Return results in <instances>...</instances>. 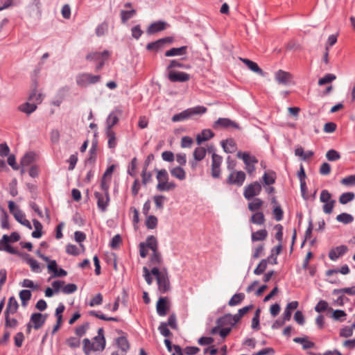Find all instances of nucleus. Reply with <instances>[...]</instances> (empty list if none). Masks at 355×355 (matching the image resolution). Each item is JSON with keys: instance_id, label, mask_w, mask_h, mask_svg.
<instances>
[{"instance_id": "nucleus-52", "label": "nucleus", "mask_w": 355, "mask_h": 355, "mask_svg": "<svg viewBox=\"0 0 355 355\" xmlns=\"http://www.w3.org/2000/svg\"><path fill=\"white\" fill-rule=\"evenodd\" d=\"M336 76L333 73H327L318 80L319 85H324L336 80Z\"/></svg>"}, {"instance_id": "nucleus-2", "label": "nucleus", "mask_w": 355, "mask_h": 355, "mask_svg": "<svg viewBox=\"0 0 355 355\" xmlns=\"http://www.w3.org/2000/svg\"><path fill=\"white\" fill-rule=\"evenodd\" d=\"M83 343V349L86 355H89L91 352H101L105 347V339L102 337H94L92 342L89 338H85Z\"/></svg>"}, {"instance_id": "nucleus-63", "label": "nucleus", "mask_w": 355, "mask_h": 355, "mask_svg": "<svg viewBox=\"0 0 355 355\" xmlns=\"http://www.w3.org/2000/svg\"><path fill=\"white\" fill-rule=\"evenodd\" d=\"M28 100L32 101V103L37 104H40L42 101V94H37L36 90L35 89L29 96Z\"/></svg>"}, {"instance_id": "nucleus-62", "label": "nucleus", "mask_w": 355, "mask_h": 355, "mask_svg": "<svg viewBox=\"0 0 355 355\" xmlns=\"http://www.w3.org/2000/svg\"><path fill=\"white\" fill-rule=\"evenodd\" d=\"M67 345L71 348H78L80 345V339L75 337H70L66 341Z\"/></svg>"}, {"instance_id": "nucleus-22", "label": "nucleus", "mask_w": 355, "mask_h": 355, "mask_svg": "<svg viewBox=\"0 0 355 355\" xmlns=\"http://www.w3.org/2000/svg\"><path fill=\"white\" fill-rule=\"evenodd\" d=\"M214 136V132L209 129L203 130L200 134L196 136V142L198 145L201 144L203 141H207Z\"/></svg>"}, {"instance_id": "nucleus-33", "label": "nucleus", "mask_w": 355, "mask_h": 355, "mask_svg": "<svg viewBox=\"0 0 355 355\" xmlns=\"http://www.w3.org/2000/svg\"><path fill=\"white\" fill-rule=\"evenodd\" d=\"M250 221L253 224L259 225H263L266 221L263 213L262 211L255 212L252 215Z\"/></svg>"}, {"instance_id": "nucleus-39", "label": "nucleus", "mask_w": 355, "mask_h": 355, "mask_svg": "<svg viewBox=\"0 0 355 355\" xmlns=\"http://www.w3.org/2000/svg\"><path fill=\"white\" fill-rule=\"evenodd\" d=\"M33 223L35 227V230L32 232V236L33 238L39 239L42 235V223L37 220V219L33 220Z\"/></svg>"}, {"instance_id": "nucleus-23", "label": "nucleus", "mask_w": 355, "mask_h": 355, "mask_svg": "<svg viewBox=\"0 0 355 355\" xmlns=\"http://www.w3.org/2000/svg\"><path fill=\"white\" fill-rule=\"evenodd\" d=\"M221 146L224 151L227 153H233L236 150V142L232 139L223 140L221 141Z\"/></svg>"}, {"instance_id": "nucleus-30", "label": "nucleus", "mask_w": 355, "mask_h": 355, "mask_svg": "<svg viewBox=\"0 0 355 355\" xmlns=\"http://www.w3.org/2000/svg\"><path fill=\"white\" fill-rule=\"evenodd\" d=\"M143 243L147 248L151 250L152 252L158 250V242L155 236H148L146 238V241Z\"/></svg>"}, {"instance_id": "nucleus-56", "label": "nucleus", "mask_w": 355, "mask_h": 355, "mask_svg": "<svg viewBox=\"0 0 355 355\" xmlns=\"http://www.w3.org/2000/svg\"><path fill=\"white\" fill-rule=\"evenodd\" d=\"M260 313H261V311L259 309H257L254 314V316L252 319V328L253 329H259L260 328V325H259V318H260Z\"/></svg>"}, {"instance_id": "nucleus-42", "label": "nucleus", "mask_w": 355, "mask_h": 355, "mask_svg": "<svg viewBox=\"0 0 355 355\" xmlns=\"http://www.w3.org/2000/svg\"><path fill=\"white\" fill-rule=\"evenodd\" d=\"M337 221L343 224H349L354 220V217L347 213H342L336 216Z\"/></svg>"}, {"instance_id": "nucleus-9", "label": "nucleus", "mask_w": 355, "mask_h": 355, "mask_svg": "<svg viewBox=\"0 0 355 355\" xmlns=\"http://www.w3.org/2000/svg\"><path fill=\"white\" fill-rule=\"evenodd\" d=\"M275 80L279 84L283 85H289L293 78V75L288 72L282 69L277 70L274 75Z\"/></svg>"}, {"instance_id": "nucleus-17", "label": "nucleus", "mask_w": 355, "mask_h": 355, "mask_svg": "<svg viewBox=\"0 0 355 355\" xmlns=\"http://www.w3.org/2000/svg\"><path fill=\"white\" fill-rule=\"evenodd\" d=\"M168 26V24L164 21H157L152 23L147 29L149 35L155 34L157 32L165 30Z\"/></svg>"}, {"instance_id": "nucleus-64", "label": "nucleus", "mask_w": 355, "mask_h": 355, "mask_svg": "<svg viewBox=\"0 0 355 355\" xmlns=\"http://www.w3.org/2000/svg\"><path fill=\"white\" fill-rule=\"evenodd\" d=\"M341 183L345 186L355 185V175H351L343 178Z\"/></svg>"}, {"instance_id": "nucleus-13", "label": "nucleus", "mask_w": 355, "mask_h": 355, "mask_svg": "<svg viewBox=\"0 0 355 355\" xmlns=\"http://www.w3.org/2000/svg\"><path fill=\"white\" fill-rule=\"evenodd\" d=\"M121 114L120 110H115L112 111L106 119V128L105 130H113L112 128L119 122V116Z\"/></svg>"}, {"instance_id": "nucleus-27", "label": "nucleus", "mask_w": 355, "mask_h": 355, "mask_svg": "<svg viewBox=\"0 0 355 355\" xmlns=\"http://www.w3.org/2000/svg\"><path fill=\"white\" fill-rule=\"evenodd\" d=\"M187 46H182L179 48H172L166 51L164 53L166 57H172L177 55H184L187 53Z\"/></svg>"}, {"instance_id": "nucleus-58", "label": "nucleus", "mask_w": 355, "mask_h": 355, "mask_svg": "<svg viewBox=\"0 0 355 355\" xmlns=\"http://www.w3.org/2000/svg\"><path fill=\"white\" fill-rule=\"evenodd\" d=\"M267 260L266 259H262L260 263L258 264L257 268L254 270V273L257 275H259L262 274L267 268Z\"/></svg>"}, {"instance_id": "nucleus-8", "label": "nucleus", "mask_w": 355, "mask_h": 355, "mask_svg": "<svg viewBox=\"0 0 355 355\" xmlns=\"http://www.w3.org/2000/svg\"><path fill=\"white\" fill-rule=\"evenodd\" d=\"M223 162V157L216 153L212 155L211 160V176L214 178H219L220 177V166Z\"/></svg>"}, {"instance_id": "nucleus-1", "label": "nucleus", "mask_w": 355, "mask_h": 355, "mask_svg": "<svg viewBox=\"0 0 355 355\" xmlns=\"http://www.w3.org/2000/svg\"><path fill=\"white\" fill-rule=\"evenodd\" d=\"M151 273L155 276L158 289L162 293H165L171 289L168 274L166 268L160 271L157 266H155L152 268Z\"/></svg>"}, {"instance_id": "nucleus-24", "label": "nucleus", "mask_w": 355, "mask_h": 355, "mask_svg": "<svg viewBox=\"0 0 355 355\" xmlns=\"http://www.w3.org/2000/svg\"><path fill=\"white\" fill-rule=\"evenodd\" d=\"M19 307L18 302L15 297H10L8 300V305L5 311V315L14 314L17 312Z\"/></svg>"}, {"instance_id": "nucleus-14", "label": "nucleus", "mask_w": 355, "mask_h": 355, "mask_svg": "<svg viewBox=\"0 0 355 355\" xmlns=\"http://www.w3.org/2000/svg\"><path fill=\"white\" fill-rule=\"evenodd\" d=\"M172 42V37H167L162 38L155 42L148 43L146 46V49L149 51H158L161 49L166 43H171Z\"/></svg>"}, {"instance_id": "nucleus-40", "label": "nucleus", "mask_w": 355, "mask_h": 355, "mask_svg": "<svg viewBox=\"0 0 355 355\" xmlns=\"http://www.w3.org/2000/svg\"><path fill=\"white\" fill-rule=\"evenodd\" d=\"M1 211V226L3 229H9L10 225L8 222V214L6 211L0 206Z\"/></svg>"}, {"instance_id": "nucleus-35", "label": "nucleus", "mask_w": 355, "mask_h": 355, "mask_svg": "<svg viewBox=\"0 0 355 355\" xmlns=\"http://www.w3.org/2000/svg\"><path fill=\"white\" fill-rule=\"evenodd\" d=\"M293 341L296 343L302 344L304 349H311L315 347V343L311 340H309L306 337H296L293 339Z\"/></svg>"}, {"instance_id": "nucleus-43", "label": "nucleus", "mask_w": 355, "mask_h": 355, "mask_svg": "<svg viewBox=\"0 0 355 355\" xmlns=\"http://www.w3.org/2000/svg\"><path fill=\"white\" fill-rule=\"evenodd\" d=\"M333 311L332 308L329 307V304L325 300H320L315 306V311L318 313H322L325 311Z\"/></svg>"}, {"instance_id": "nucleus-36", "label": "nucleus", "mask_w": 355, "mask_h": 355, "mask_svg": "<svg viewBox=\"0 0 355 355\" xmlns=\"http://www.w3.org/2000/svg\"><path fill=\"white\" fill-rule=\"evenodd\" d=\"M116 343L121 352L124 353H126L130 348L129 343L127 338L124 336H121L116 338Z\"/></svg>"}, {"instance_id": "nucleus-37", "label": "nucleus", "mask_w": 355, "mask_h": 355, "mask_svg": "<svg viewBox=\"0 0 355 355\" xmlns=\"http://www.w3.org/2000/svg\"><path fill=\"white\" fill-rule=\"evenodd\" d=\"M245 299V294L243 293H239L234 294L228 302V305L230 306H234L240 304Z\"/></svg>"}, {"instance_id": "nucleus-44", "label": "nucleus", "mask_w": 355, "mask_h": 355, "mask_svg": "<svg viewBox=\"0 0 355 355\" xmlns=\"http://www.w3.org/2000/svg\"><path fill=\"white\" fill-rule=\"evenodd\" d=\"M206 155V149L204 147H197L193 151V157L196 161L202 160Z\"/></svg>"}, {"instance_id": "nucleus-61", "label": "nucleus", "mask_w": 355, "mask_h": 355, "mask_svg": "<svg viewBox=\"0 0 355 355\" xmlns=\"http://www.w3.org/2000/svg\"><path fill=\"white\" fill-rule=\"evenodd\" d=\"M157 179L158 181V183H160L162 182H166V180H168V174L166 169H161L157 171Z\"/></svg>"}, {"instance_id": "nucleus-3", "label": "nucleus", "mask_w": 355, "mask_h": 355, "mask_svg": "<svg viewBox=\"0 0 355 355\" xmlns=\"http://www.w3.org/2000/svg\"><path fill=\"white\" fill-rule=\"evenodd\" d=\"M207 111V109L204 106H196L194 107L187 109L178 114H174L172 116L173 122H178L188 119L191 116L196 114H202Z\"/></svg>"}, {"instance_id": "nucleus-16", "label": "nucleus", "mask_w": 355, "mask_h": 355, "mask_svg": "<svg viewBox=\"0 0 355 355\" xmlns=\"http://www.w3.org/2000/svg\"><path fill=\"white\" fill-rule=\"evenodd\" d=\"M157 313L159 316H165L169 309L168 299L166 297H159L156 305Z\"/></svg>"}, {"instance_id": "nucleus-26", "label": "nucleus", "mask_w": 355, "mask_h": 355, "mask_svg": "<svg viewBox=\"0 0 355 355\" xmlns=\"http://www.w3.org/2000/svg\"><path fill=\"white\" fill-rule=\"evenodd\" d=\"M240 60L253 72L262 76L263 74V70L258 66V64L247 58H240Z\"/></svg>"}, {"instance_id": "nucleus-47", "label": "nucleus", "mask_w": 355, "mask_h": 355, "mask_svg": "<svg viewBox=\"0 0 355 355\" xmlns=\"http://www.w3.org/2000/svg\"><path fill=\"white\" fill-rule=\"evenodd\" d=\"M355 195L352 192H347L342 193L339 197V202L345 205L354 200Z\"/></svg>"}, {"instance_id": "nucleus-34", "label": "nucleus", "mask_w": 355, "mask_h": 355, "mask_svg": "<svg viewBox=\"0 0 355 355\" xmlns=\"http://www.w3.org/2000/svg\"><path fill=\"white\" fill-rule=\"evenodd\" d=\"M171 175L178 179L179 180H184L186 178V172L180 166H176L170 170Z\"/></svg>"}, {"instance_id": "nucleus-6", "label": "nucleus", "mask_w": 355, "mask_h": 355, "mask_svg": "<svg viewBox=\"0 0 355 355\" xmlns=\"http://www.w3.org/2000/svg\"><path fill=\"white\" fill-rule=\"evenodd\" d=\"M261 191V185L257 181H255L244 188L243 196L247 200H251L255 196L260 194Z\"/></svg>"}, {"instance_id": "nucleus-38", "label": "nucleus", "mask_w": 355, "mask_h": 355, "mask_svg": "<svg viewBox=\"0 0 355 355\" xmlns=\"http://www.w3.org/2000/svg\"><path fill=\"white\" fill-rule=\"evenodd\" d=\"M264 184L266 185H271L275 182L276 175L275 173L273 171H268L264 173L262 177Z\"/></svg>"}, {"instance_id": "nucleus-21", "label": "nucleus", "mask_w": 355, "mask_h": 355, "mask_svg": "<svg viewBox=\"0 0 355 355\" xmlns=\"http://www.w3.org/2000/svg\"><path fill=\"white\" fill-rule=\"evenodd\" d=\"M299 303L297 301H293L289 302L284 310L283 313V318L284 321H289L291 318L292 311L296 309L298 307Z\"/></svg>"}, {"instance_id": "nucleus-7", "label": "nucleus", "mask_w": 355, "mask_h": 355, "mask_svg": "<svg viewBox=\"0 0 355 355\" xmlns=\"http://www.w3.org/2000/svg\"><path fill=\"white\" fill-rule=\"evenodd\" d=\"M246 175L242 171H232L228 175L226 182L228 184L241 187L245 182Z\"/></svg>"}, {"instance_id": "nucleus-53", "label": "nucleus", "mask_w": 355, "mask_h": 355, "mask_svg": "<svg viewBox=\"0 0 355 355\" xmlns=\"http://www.w3.org/2000/svg\"><path fill=\"white\" fill-rule=\"evenodd\" d=\"M333 294H348L349 295H355V286L334 289L333 291Z\"/></svg>"}, {"instance_id": "nucleus-28", "label": "nucleus", "mask_w": 355, "mask_h": 355, "mask_svg": "<svg viewBox=\"0 0 355 355\" xmlns=\"http://www.w3.org/2000/svg\"><path fill=\"white\" fill-rule=\"evenodd\" d=\"M105 135L107 138V146L110 149H114L117 146L116 133L114 130H105Z\"/></svg>"}, {"instance_id": "nucleus-45", "label": "nucleus", "mask_w": 355, "mask_h": 355, "mask_svg": "<svg viewBox=\"0 0 355 355\" xmlns=\"http://www.w3.org/2000/svg\"><path fill=\"white\" fill-rule=\"evenodd\" d=\"M31 297V292L29 290H22L19 293V298L21 301V305L26 306L28 302Z\"/></svg>"}, {"instance_id": "nucleus-55", "label": "nucleus", "mask_w": 355, "mask_h": 355, "mask_svg": "<svg viewBox=\"0 0 355 355\" xmlns=\"http://www.w3.org/2000/svg\"><path fill=\"white\" fill-rule=\"evenodd\" d=\"M34 160V154L33 153H28L24 155L21 159V164L22 166H29Z\"/></svg>"}, {"instance_id": "nucleus-59", "label": "nucleus", "mask_w": 355, "mask_h": 355, "mask_svg": "<svg viewBox=\"0 0 355 355\" xmlns=\"http://www.w3.org/2000/svg\"><path fill=\"white\" fill-rule=\"evenodd\" d=\"M274 218L277 221H280L283 218L284 212L279 205L274 207L272 210Z\"/></svg>"}, {"instance_id": "nucleus-11", "label": "nucleus", "mask_w": 355, "mask_h": 355, "mask_svg": "<svg viewBox=\"0 0 355 355\" xmlns=\"http://www.w3.org/2000/svg\"><path fill=\"white\" fill-rule=\"evenodd\" d=\"M94 196L97 199L98 208L101 211H105L110 202L109 193H101L96 191Z\"/></svg>"}, {"instance_id": "nucleus-54", "label": "nucleus", "mask_w": 355, "mask_h": 355, "mask_svg": "<svg viewBox=\"0 0 355 355\" xmlns=\"http://www.w3.org/2000/svg\"><path fill=\"white\" fill-rule=\"evenodd\" d=\"M89 328V323L87 322H85L75 329V333L78 336L82 337L86 334Z\"/></svg>"}, {"instance_id": "nucleus-57", "label": "nucleus", "mask_w": 355, "mask_h": 355, "mask_svg": "<svg viewBox=\"0 0 355 355\" xmlns=\"http://www.w3.org/2000/svg\"><path fill=\"white\" fill-rule=\"evenodd\" d=\"M327 159L330 162L338 160L340 158V153L336 150L331 149L326 153Z\"/></svg>"}, {"instance_id": "nucleus-49", "label": "nucleus", "mask_w": 355, "mask_h": 355, "mask_svg": "<svg viewBox=\"0 0 355 355\" xmlns=\"http://www.w3.org/2000/svg\"><path fill=\"white\" fill-rule=\"evenodd\" d=\"M145 223L148 229L153 230L157 225V218L153 215L148 216Z\"/></svg>"}, {"instance_id": "nucleus-12", "label": "nucleus", "mask_w": 355, "mask_h": 355, "mask_svg": "<svg viewBox=\"0 0 355 355\" xmlns=\"http://www.w3.org/2000/svg\"><path fill=\"white\" fill-rule=\"evenodd\" d=\"M214 128H234L235 129H239L240 127L238 123L235 121H232L228 118H219L217 121H216L213 125Z\"/></svg>"}, {"instance_id": "nucleus-46", "label": "nucleus", "mask_w": 355, "mask_h": 355, "mask_svg": "<svg viewBox=\"0 0 355 355\" xmlns=\"http://www.w3.org/2000/svg\"><path fill=\"white\" fill-rule=\"evenodd\" d=\"M216 323L218 325V327H223L226 324H230L231 326L234 325L231 318V314L230 313L218 318Z\"/></svg>"}, {"instance_id": "nucleus-48", "label": "nucleus", "mask_w": 355, "mask_h": 355, "mask_svg": "<svg viewBox=\"0 0 355 355\" xmlns=\"http://www.w3.org/2000/svg\"><path fill=\"white\" fill-rule=\"evenodd\" d=\"M136 15V10L132 9L130 10H121V18L123 23H125L128 20L133 17Z\"/></svg>"}, {"instance_id": "nucleus-50", "label": "nucleus", "mask_w": 355, "mask_h": 355, "mask_svg": "<svg viewBox=\"0 0 355 355\" xmlns=\"http://www.w3.org/2000/svg\"><path fill=\"white\" fill-rule=\"evenodd\" d=\"M176 67L188 69L189 67H186L184 64L177 60H171L169 61V64L166 67V71L169 73L170 71H173V69Z\"/></svg>"}, {"instance_id": "nucleus-32", "label": "nucleus", "mask_w": 355, "mask_h": 355, "mask_svg": "<svg viewBox=\"0 0 355 355\" xmlns=\"http://www.w3.org/2000/svg\"><path fill=\"white\" fill-rule=\"evenodd\" d=\"M19 110L21 112L26 113L27 114H30L33 113L36 109L37 105L34 103H24L20 105L18 107Z\"/></svg>"}, {"instance_id": "nucleus-4", "label": "nucleus", "mask_w": 355, "mask_h": 355, "mask_svg": "<svg viewBox=\"0 0 355 355\" xmlns=\"http://www.w3.org/2000/svg\"><path fill=\"white\" fill-rule=\"evenodd\" d=\"M101 76L92 75L88 73L79 74L76 77V84L81 87H86L89 85L96 84L101 80Z\"/></svg>"}, {"instance_id": "nucleus-18", "label": "nucleus", "mask_w": 355, "mask_h": 355, "mask_svg": "<svg viewBox=\"0 0 355 355\" xmlns=\"http://www.w3.org/2000/svg\"><path fill=\"white\" fill-rule=\"evenodd\" d=\"M46 319V315H42L40 313H33L31 316V322L33 324L35 329L41 328Z\"/></svg>"}, {"instance_id": "nucleus-19", "label": "nucleus", "mask_w": 355, "mask_h": 355, "mask_svg": "<svg viewBox=\"0 0 355 355\" xmlns=\"http://www.w3.org/2000/svg\"><path fill=\"white\" fill-rule=\"evenodd\" d=\"M347 251V247L345 245H340L332 250L329 252V257L332 261L337 260L339 257L343 256Z\"/></svg>"}, {"instance_id": "nucleus-60", "label": "nucleus", "mask_w": 355, "mask_h": 355, "mask_svg": "<svg viewBox=\"0 0 355 355\" xmlns=\"http://www.w3.org/2000/svg\"><path fill=\"white\" fill-rule=\"evenodd\" d=\"M331 194L327 190H322L320 193V200L321 202H328L334 200L331 198Z\"/></svg>"}, {"instance_id": "nucleus-51", "label": "nucleus", "mask_w": 355, "mask_h": 355, "mask_svg": "<svg viewBox=\"0 0 355 355\" xmlns=\"http://www.w3.org/2000/svg\"><path fill=\"white\" fill-rule=\"evenodd\" d=\"M154 202L156 208L162 210L164 208V204L166 200V197L162 195H157L153 197Z\"/></svg>"}, {"instance_id": "nucleus-5", "label": "nucleus", "mask_w": 355, "mask_h": 355, "mask_svg": "<svg viewBox=\"0 0 355 355\" xmlns=\"http://www.w3.org/2000/svg\"><path fill=\"white\" fill-rule=\"evenodd\" d=\"M110 53L108 51L105 50L103 52H92L86 56V59L90 61L98 62L96 66V70H100L105 64V60L108 58Z\"/></svg>"}, {"instance_id": "nucleus-15", "label": "nucleus", "mask_w": 355, "mask_h": 355, "mask_svg": "<svg viewBox=\"0 0 355 355\" xmlns=\"http://www.w3.org/2000/svg\"><path fill=\"white\" fill-rule=\"evenodd\" d=\"M8 239V235H3L2 238L0 239V251H5L12 254H17L18 251L9 244L10 241Z\"/></svg>"}, {"instance_id": "nucleus-25", "label": "nucleus", "mask_w": 355, "mask_h": 355, "mask_svg": "<svg viewBox=\"0 0 355 355\" xmlns=\"http://www.w3.org/2000/svg\"><path fill=\"white\" fill-rule=\"evenodd\" d=\"M263 205V201L259 198H254L248 204V209L252 212H257L260 210Z\"/></svg>"}, {"instance_id": "nucleus-41", "label": "nucleus", "mask_w": 355, "mask_h": 355, "mask_svg": "<svg viewBox=\"0 0 355 355\" xmlns=\"http://www.w3.org/2000/svg\"><path fill=\"white\" fill-rule=\"evenodd\" d=\"M162 262V258L160 252L158 250L153 252L149 260L150 266H157L161 264Z\"/></svg>"}, {"instance_id": "nucleus-10", "label": "nucleus", "mask_w": 355, "mask_h": 355, "mask_svg": "<svg viewBox=\"0 0 355 355\" xmlns=\"http://www.w3.org/2000/svg\"><path fill=\"white\" fill-rule=\"evenodd\" d=\"M168 78L172 83H184L190 79V75L183 71H170Z\"/></svg>"}, {"instance_id": "nucleus-31", "label": "nucleus", "mask_w": 355, "mask_h": 355, "mask_svg": "<svg viewBox=\"0 0 355 355\" xmlns=\"http://www.w3.org/2000/svg\"><path fill=\"white\" fill-rule=\"evenodd\" d=\"M175 187L176 184L173 182H168V180L157 183V189L159 191H169L175 189Z\"/></svg>"}, {"instance_id": "nucleus-20", "label": "nucleus", "mask_w": 355, "mask_h": 355, "mask_svg": "<svg viewBox=\"0 0 355 355\" xmlns=\"http://www.w3.org/2000/svg\"><path fill=\"white\" fill-rule=\"evenodd\" d=\"M13 216L20 224L26 227L29 230L32 229V225L30 221L26 218L24 213L21 209L17 210V211L14 213Z\"/></svg>"}, {"instance_id": "nucleus-29", "label": "nucleus", "mask_w": 355, "mask_h": 355, "mask_svg": "<svg viewBox=\"0 0 355 355\" xmlns=\"http://www.w3.org/2000/svg\"><path fill=\"white\" fill-rule=\"evenodd\" d=\"M267 236V230L266 229H263L252 232L251 239L252 242L262 241L266 240Z\"/></svg>"}]
</instances>
